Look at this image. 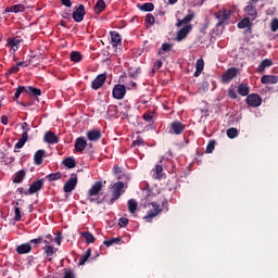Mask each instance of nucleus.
I'll list each match as a JSON object with an SVG mask.
<instances>
[{
  "instance_id": "nucleus-1",
  "label": "nucleus",
  "mask_w": 278,
  "mask_h": 278,
  "mask_svg": "<svg viewBox=\"0 0 278 278\" xmlns=\"http://www.w3.org/2000/svg\"><path fill=\"white\" fill-rule=\"evenodd\" d=\"M214 16L218 21V23L215 26L217 31L223 33V29H225V22L231 18V11H227L223 9V10H219L218 12H215Z\"/></svg>"
},
{
  "instance_id": "nucleus-2",
  "label": "nucleus",
  "mask_w": 278,
  "mask_h": 278,
  "mask_svg": "<svg viewBox=\"0 0 278 278\" xmlns=\"http://www.w3.org/2000/svg\"><path fill=\"white\" fill-rule=\"evenodd\" d=\"M122 194H125V182H115L113 185L112 199L109 201V205H114V203L121 199Z\"/></svg>"
},
{
  "instance_id": "nucleus-3",
  "label": "nucleus",
  "mask_w": 278,
  "mask_h": 278,
  "mask_svg": "<svg viewBox=\"0 0 278 278\" xmlns=\"http://www.w3.org/2000/svg\"><path fill=\"white\" fill-rule=\"evenodd\" d=\"M42 188H45V179L34 180L31 182V185L29 186V189L27 190V192H24V194H25V197H27L29 194H36V192H40V190H42Z\"/></svg>"
},
{
  "instance_id": "nucleus-4",
  "label": "nucleus",
  "mask_w": 278,
  "mask_h": 278,
  "mask_svg": "<svg viewBox=\"0 0 278 278\" xmlns=\"http://www.w3.org/2000/svg\"><path fill=\"white\" fill-rule=\"evenodd\" d=\"M150 205L152 206V210H150L143 217L147 223H151V218H155V216H160V214H162V208H160L157 202H151Z\"/></svg>"
},
{
  "instance_id": "nucleus-5",
  "label": "nucleus",
  "mask_w": 278,
  "mask_h": 278,
  "mask_svg": "<svg viewBox=\"0 0 278 278\" xmlns=\"http://www.w3.org/2000/svg\"><path fill=\"white\" fill-rule=\"evenodd\" d=\"M84 16H86V7H84V4L75 7L74 12L72 13V18H74L75 23H81Z\"/></svg>"
},
{
  "instance_id": "nucleus-6",
  "label": "nucleus",
  "mask_w": 278,
  "mask_h": 278,
  "mask_svg": "<svg viewBox=\"0 0 278 278\" xmlns=\"http://www.w3.org/2000/svg\"><path fill=\"white\" fill-rule=\"evenodd\" d=\"M236 77H238V68L230 67L222 75V81L223 84H229Z\"/></svg>"
},
{
  "instance_id": "nucleus-7",
  "label": "nucleus",
  "mask_w": 278,
  "mask_h": 278,
  "mask_svg": "<svg viewBox=\"0 0 278 278\" xmlns=\"http://www.w3.org/2000/svg\"><path fill=\"white\" fill-rule=\"evenodd\" d=\"M75 188H77V174H72L71 178L63 186V192H73Z\"/></svg>"
},
{
  "instance_id": "nucleus-8",
  "label": "nucleus",
  "mask_w": 278,
  "mask_h": 278,
  "mask_svg": "<svg viewBox=\"0 0 278 278\" xmlns=\"http://www.w3.org/2000/svg\"><path fill=\"white\" fill-rule=\"evenodd\" d=\"M112 94L113 99L121 101V99H124L125 94H127V87H125V85H115Z\"/></svg>"
},
{
  "instance_id": "nucleus-9",
  "label": "nucleus",
  "mask_w": 278,
  "mask_h": 278,
  "mask_svg": "<svg viewBox=\"0 0 278 278\" xmlns=\"http://www.w3.org/2000/svg\"><path fill=\"white\" fill-rule=\"evenodd\" d=\"M245 102L250 108H260L262 105V97L257 93H251L247 97Z\"/></svg>"
},
{
  "instance_id": "nucleus-10",
  "label": "nucleus",
  "mask_w": 278,
  "mask_h": 278,
  "mask_svg": "<svg viewBox=\"0 0 278 278\" xmlns=\"http://www.w3.org/2000/svg\"><path fill=\"white\" fill-rule=\"evenodd\" d=\"M190 31H192V24L186 25L185 27L180 28L176 34V40L178 42H181V40H186Z\"/></svg>"
},
{
  "instance_id": "nucleus-11",
  "label": "nucleus",
  "mask_w": 278,
  "mask_h": 278,
  "mask_svg": "<svg viewBox=\"0 0 278 278\" xmlns=\"http://www.w3.org/2000/svg\"><path fill=\"white\" fill-rule=\"evenodd\" d=\"M108 79V74H100L98 75L91 83V88L92 90H99L105 84Z\"/></svg>"
},
{
  "instance_id": "nucleus-12",
  "label": "nucleus",
  "mask_w": 278,
  "mask_h": 278,
  "mask_svg": "<svg viewBox=\"0 0 278 278\" xmlns=\"http://www.w3.org/2000/svg\"><path fill=\"white\" fill-rule=\"evenodd\" d=\"M185 130H186V124L179 121H174L170 124V131H173V134H175L176 136H181V134H184Z\"/></svg>"
},
{
  "instance_id": "nucleus-13",
  "label": "nucleus",
  "mask_w": 278,
  "mask_h": 278,
  "mask_svg": "<svg viewBox=\"0 0 278 278\" xmlns=\"http://www.w3.org/2000/svg\"><path fill=\"white\" fill-rule=\"evenodd\" d=\"M43 141L47 144H58L60 142V137L55 135V132L48 130L43 136Z\"/></svg>"
},
{
  "instance_id": "nucleus-14",
  "label": "nucleus",
  "mask_w": 278,
  "mask_h": 278,
  "mask_svg": "<svg viewBox=\"0 0 278 278\" xmlns=\"http://www.w3.org/2000/svg\"><path fill=\"white\" fill-rule=\"evenodd\" d=\"M111 43L114 49H118V47H123V38L121 37V34L118 31H111Z\"/></svg>"
},
{
  "instance_id": "nucleus-15",
  "label": "nucleus",
  "mask_w": 278,
  "mask_h": 278,
  "mask_svg": "<svg viewBox=\"0 0 278 278\" xmlns=\"http://www.w3.org/2000/svg\"><path fill=\"white\" fill-rule=\"evenodd\" d=\"M101 190H103V182L96 181L88 190V197H97L101 193Z\"/></svg>"
},
{
  "instance_id": "nucleus-16",
  "label": "nucleus",
  "mask_w": 278,
  "mask_h": 278,
  "mask_svg": "<svg viewBox=\"0 0 278 278\" xmlns=\"http://www.w3.org/2000/svg\"><path fill=\"white\" fill-rule=\"evenodd\" d=\"M101 129H91L87 131V138L90 142H99V139L102 138Z\"/></svg>"
},
{
  "instance_id": "nucleus-17",
  "label": "nucleus",
  "mask_w": 278,
  "mask_h": 278,
  "mask_svg": "<svg viewBox=\"0 0 278 278\" xmlns=\"http://www.w3.org/2000/svg\"><path fill=\"white\" fill-rule=\"evenodd\" d=\"M23 42V38L16 36L7 40V47H11L13 51H18V46Z\"/></svg>"
},
{
  "instance_id": "nucleus-18",
  "label": "nucleus",
  "mask_w": 278,
  "mask_h": 278,
  "mask_svg": "<svg viewBox=\"0 0 278 278\" xmlns=\"http://www.w3.org/2000/svg\"><path fill=\"white\" fill-rule=\"evenodd\" d=\"M87 147H88V141H86L84 137H78L75 140V149L77 153H81V151H85Z\"/></svg>"
},
{
  "instance_id": "nucleus-19",
  "label": "nucleus",
  "mask_w": 278,
  "mask_h": 278,
  "mask_svg": "<svg viewBox=\"0 0 278 278\" xmlns=\"http://www.w3.org/2000/svg\"><path fill=\"white\" fill-rule=\"evenodd\" d=\"M43 157H47V151L46 150H38L35 152L34 155V162L36 166H41Z\"/></svg>"
},
{
  "instance_id": "nucleus-20",
  "label": "nucleus",
  "mask_w": 278,
  "mask_h": 278,
  "mask_svg": "<svg viewBox=\"0 0 278 278\" xmlns=\"http://www.w3.org/2000/svg\"><path fill=\"white\" fill-rule=\"evenodd\" d=\"M244 12H247L248 16H249L252 21H255V18H257V9H255V5H253V3H249V4L244 8Z\"/></svg>"
},
{
  "instance_id": "nucleus-21",
  "label": "nucleus",
  "mask_w": 278,
  "mask_h": 278,
  "mask_svg": "<svg viewBox=\"0 0 278 278\" xmlns=\"http://www.w3.org/2000/svg\"><path fill=\"white\" fill-rule=\"evenodd\" d=\"M43 253L46 254V257H48V261L51 262L53 255H55V253H58V248L50 245H45L42 248Z\"/></svg>"
},
{
  "instance_id": "nucleus-22",
  "label": "nucleus",
  "mask_w": 278,
  "mask_h": 278,
  "mask_svg": "<svg viewBox=\"0 0 278 278\" xmlns=\"http://www.w3.org/2000/svg\"><path fill=\"white\" fill-rule=\"evenodd\" d=\"M16 253H18V255H26L27 253H31V243H22L17 245Z\"/></svg>"
},
{
  "instance_id": "nucleus-23",
  "label": "nucleus",
  "mask_w": 278,
  "mask_h": 278,
  "mask_svg": "<svg viewBox=\"0 0 278 278\" xmlns=\"http://www.w3.org/2000/svg\"><path fill=\"white\" fill-rule=\"evenodd\" d=\"M29 138V135L27 132H23L21 139H18V141L16 142V144L14 146V153H18V151L16 149H23V147H25V142H27Z\"/></svg>"
},
{
  "instance_id": "nucleus-24",
  "label": "nucleus",
  "mask_w": 278,
  "mask_h": 278,
  "mask_svg": "<svg viewBox=\"0 0 278 278\" xmlns=\"http://www.w3.org/2000/svg\"><path fill=\"white\" fill-rule=\"evenodd\" d=\"M27 176V172L25 169H20L13 176V184H23V179Z\"/></svg>"
},
{
  "instance_id": "nucleus-25",
  "label": "nucleus",
  "mask_w": 278,
  "mask_h": 278,
  "mask_svg": "<svg viewBox=\"0 0 278 278\" xmlns=\"http://www.w3.org/2000/svg\"><path fill=\"white\" fill-rule=\"evenodd\" d=\"M194 18V13L191 12L187 14L182 20H177L176 27H181L182 25H189L188 23L192 22Z\"/></svg>"
},
{
  "instance_id": "nucleus-26",
  "label": "nucleus",
  "mask_w": 278,
  "mask_h": 278,
  "mask_svg": "<svg viewBox=\"0 0 278 278\" xmlns=\"http://www.w3.org/2000/svg\"><path fill=\"white\" fill-rule=\"evenodd\" d=\"M237 90L238 94H240L241 97H249L251 87H249V84H239Z\"/></svg>"
},
{
  "instance_id": "nucleus-27",
  "label": "nucleus",
  "mask_w": 278,
  "mask_h": 278,
  "mask_svg": "<svg viewBox=\"0 0 278 278\" xmlns=\"http://www.w3.org/2000/svg\"><path fill=\"white\" fill-rule=\"evenodd\" d=\"M261 83L262 84L275 85V84L278 83V76H275V75H264L261 78Z\"/></svg>"
},
{
  "instance_id": "nucleus-28",
  "label": "nucleus",
  "mask_w": 278,
  "mask_h": 278,
  "mask_svg": "<svg viewBox=\"0 0 278 278\" xmlns=\"http://www.w3.org/2000/svg\"><path fill=\"white\" fill-rule=\"evenodd\" d=\"M270 66H273V61L269 59H265L260 63L257 67V73H264V71H266V68H270Z\"/></svg>"
},
{
  "instance_id": "nucleus-29",
  "label": "nucleus",
  "mask_w": 278,
  "mask_h": 278,
  "mask_svg": "<svg viewBox=\"0 0 278 278\" xmlns=\"http://www.w3.org/2000/svg\"><path fill=\"white\" fill-rule=\"evenodd\" d=\"M152 173L153 179H162L164 167H162V165H155V167L152 169Z\"/></svg>"
},
{
  "instance_id": "nucleus-30",
  "label": "nucleus",
  "mask_w": 278,
  "mask_h": 278,
  "mask_svg": "<svg viewBox=\"0 0 278 278\" xmlns=\"http://www.w3.org/2000/svg\"><path fill=\"white\" fill-rule=\"evenodd\" d=\"M26 94H31V97H41L42 91L39 88L28 86L26 87Z\"/></svg>"
},
{
  "instance_id": "nucleus-31",
  "label": "nucleus",
  "mask_w": 278,
  "mask_h": 278,
  "mask_svg": "<svg viewBox=\"0 0 278 278\" xmlns=\"http://www.w3.org/2000/svg\"><path fill=\"white\" fill-rule=\"evenodd\" d=\"M138 8L141 12H153V10H155V4H153V2H146L143 4H138Z\"/></svg>"
},
{
  "instance_id": "nucleus-32",
  "label": "nucleus",
  "mask_w": 278,
  "mask_h": 278,
  "mask_svg": "<svg viewBox=\"0 0 278 278\" xmlns=\"http://www.w3.org/2000/svg\"><path fill=\"white\" fill-rule=\"evenodd\" d=\"M92 255V249H87V251L85 252V254H83L80 256V260L78 262V265L79 266H84L88 260H90V256Z\"/></svg>"
},
{
  "instance_id": "nucleus-33",
  "label": "nucleus",
  "mask_w": 278,
  "mask_h": 278,
  "mask_svg": "<svg viewBox=\"0 0 278 278\" xmlns=\"http://www.w3.org/2000/svg\"><path fill=\"white\" fill-rule=\"evenodd\" d=\"M63 165L66 166V168H75L77 166V162L75 161V157L70 156L63 160Z\"/></svg>"
},
{
  "instance_id": "nucleus-34",
  "label": "nucleus",
  "mask_w": 278,
  "mask_h": 278,
  "mask_svg": "<svg viewBox=\"0 0 278 278\" xmlns=\"http://www.w3.org/2000/svg\"><path fill=\"white\" fill-rule=\"evenodd\" d=\"M80 236L85 238V241L87 242V244H92V242H94L96 240L94 235H92V232L90 231H84L80 233Z\"/></svg>"
},
{
  "instance_id": "nucleus-35",
  "label": "nucleus",
  "mask_w": 278,
  "mask_h": 278,
  "mask_svg": "<svg viewBox=\"0 0 278 278\" xmlns=\"http://www.w3.org/2000/svg\"><path fill=\"white\" fill-rule=\"evenodd\" d=\"M93 10H94L96 14H101V12H103V10H105V1L98 0Z\"/></svg>"
},
{
  "instance_id": "nucleus-36",
  "label": "nucleus",
  "mask_w": 278,
  "mask_h": 278,
  "mask_svg": "<svg viewBox=\"0 0 278 278\" xmlns=\"http://www.w3.org/2000/svg\"><path fill=\"white\" fill-rule=\"evenodd\" d=\"M252 24L251 22V17H245L243 20H241L238 24L237 27L239 29H247V27H249Z\"/></svg>"
},
{
  "instance_id": "nucleus-37",
  "label": "nucleus",
  "mask_w": 278,
  "mask_h": 278,
  "mask_svg": "<svg viewBox=\"0 0 278 278\" xmlns=\"http://www.w3.org/2000/svg\"><path fill=\"white\" fill-rule=\"evenodd\" d=\"M8 12H13L14 14H18V12H25V5L24 4H14L13 7H10Z\"/></svg>"
},
{
  "instance_id": "nucleus-38",
  "label": "nucleus",
  "mask_w": 278,
  "mask_h": 278,
  "mask_svg": "<svg viewBox=\"0 0 278 278\" xmlns=\"http://www.w3.org/2000/svg\"><path fill=\"white\" fill-rule=\"evenodd\" d=\"M136 210H138V202L136 200H128V211L130 214H136Z\"/></svg>"
},
{
  "instance_id": "nucleus-39",
  "label": "nucleus",
  "mask_w": 278,
  "mask_h": 278,
  "mask_svg": "<svg viewBox=\"0 0 278 278\" xmlns=\"http://www.w3.org/2000/svg\"><path fill=\"white\" fill-rule=\"evenodd\" d=\"M26 91H27V87L18 86L13 97V101H18V99L21 98V94H23V92H26Z\"/></svg>"
},
{
  "instance_id": "nucleus-40",
  "label": "nucleus",
  "mask_w": 278,
  "mask_h": 278,
  "mask_svg": "<svg viewBox=\"0 0 278 278\" xmlns=\"http://www.w3.org/2000/svg\"><path fill=\"white\" fill-rule=\"evenodd\" d=\"M122 240H123V238L116 237V238H112V239L103 241V244L105 247H113V244H118Z\"/></svg>"
},
{
  "instance_id": "nucleus-41",
  "label": "nucleus",
  "mask_w": 278,
  "mask_h": 278,
  "mask_svg": "<svg viewBox=\"0 0 278 278\" xmlns=\"http://www.w3.org/2000/svg\"><path fill=\"white\" fill-rule=\"evenodd\" d=\"M46 179H48V181H58L59 179H62V173L56 172V173H52L46 176Z\"/></svg>"
},
{
  "instance_id": "nucleus-42",
  "label": "nucleus",
  "mask_w": 278,
  "mask_h": 278,
  "mask_svg": "<svg viewBox=\"0 0 278 278\" xmlns=\"http://www.w3.org/2000/svg\"><path fill=\"white\" fill-rule=\"evenodd\" d=\"M72 62H81V53L79 51H72L70 54Z\"/></svg>"
},
{
  "instance_id": "nucleus-43",
  "label": "nucleus",
  "mask_w": 278,
  "mask_h": 278,
  "mask_svg": "<svg viewBox=\"0 0 278 278\" xmlns=\"http://www.w3.org/2000/svg\"><path fill=\"white\" fill-rule=\"evenodd\" d=\"M227 136L228 138H230L231 140H233V138H238V130L237 128H229L227 130Z\"/></svg>"
},
{
  "instance_id": "nucleus-44",
  "label": "nucleus",
  "mask_w": 278,
  "mask_h": 278,
  "mask_svg": "<svg viewBox=\"0 0 278 278\" xmlns=\"http://www.w3.org/2000/svg\"><path fill=\"white\" fill-rule=\"evenodd\" d=\"M144 23H147L148 25H155V16H153V14L151 13L147 14Z\"/></svg>"
},
{
  "instance_id": "nucleus-45",
  "label": "nucleus",
  "mask_w": 278,
  "mask_h": 278,
  "mask_svg": "<svg viewBox=\"0 0 278 278\" xmlns=\"http://www.w3.org/2000/svg\"><path fill=\"white\" fill-rule=\"evenodd\" d=\"M153 116H154V113L151 112V111H148L143 114V119L147 122V123H151L153 121Z\"/></svg>"
},
{
  "instance_id": "nucleus-46",
  "label": "nucleus",
  "mask_w": 278,
  "mask_h": 278,
  "mask_svg": "<svg viewBox=\"0 0 278 278\" xmlns=\"http://www.w3.org/2000/svg\"><path fill=\"white\" fill-rule=\"evenodd\" d=\"M203 68H205V62L203 61V59H199L195 63V70L203 72Z\"/></svg>"
},
{
  "instance_id": "nucleus-47",
  "label": "nucleus",
  "mask_w": 278,
  "mask_h": 278,
  "mask_svg": "<svg viewBox=\"0 0 278 278\" xmlns=\"http://www.w3.org/2000/svg\"><path fill=\"white\" fill-rule=\"evenodd\" d=\"M215 147H216V141L211 140V141L207 143L206 153H213Z\"/></svg>"
},
{
  "instance_id": "nucleus-48",
  "label": "nucleus",
  "mask_w": 278,
  "mask_h": 278,
  "mask_svg": "<svg viewBox=\"0 0 278 278\" xmlns=\"http://www.w3.org/2000/svg\"><path fill=\"white\" fill-rule=\"evenodd\" d=\"M270 30L274 31V33L278 31V18L277 17L271 20Z\"/></svg>"
},
{
  "instance_id": "nucleus-49",
  "label": "nucleus",
  "mask_w": 278,
  "mask_h": 278,
  "mask_svg": "<svg viewBox=\"0 0 278 278\" xmlns=\"http://www.w3.org/2000/svg\"><path fill=\"white\" fill-rule=\"evenodd\" d=\"M144 139L142 137H137L136 140L132 141V147H143Z\"/></svg>"
},
{
  "instance_id": "nucleus-50",
  "label": "nucleus",
  "mask_w": 278,
  "mask_h": 278,
  "mask_svg": "<svg viewBox=\"0 0 278 278\" xmlns=\"http://www.w3.org/2000/svg\"><path fill=\"white\" fill-rule=\"evenodd\" d=\"M118 225H119V227L125 228V227H127V225H129V219L126 217H121L118 219Z\"/></svg>"
},
{
  "instance_id": "nucleus-51",
  "label": "nucleus",
  "mask_w": 278,
  "mask_h": 278,
  "mask_svg": "<svg viewBox=\"0 0 278 278\" xmlns=\"http://www.w3.org/2000/svg\"><path fill=\"white\" fill-rule=\"evenodd\" d=\"M42 242H45V237L39 236V237L36 238V239H31V240L29 241V244H42Z\"/></svg>"
},
{
  "instance_id": "nucleus-52",
  "label": "nucleus",
  "mask_w": 278,
  "mask_h": 278,
  "mask_svg": "<svg viewBox=\"0 0 278 278\" xmlns=\"http://www.w3.org/2000/svg\"><path fill=\"white\" fill-rule=\"evenodd\" d=\"M14 212H15L14 220L16 223H18L21 220V218H22L21 208L18 206H14Z\"/></svg>"
},
{
  "instance_id": "nucleus-53",
  "label": "nucleus",
  "mask_w": 278,
  "mask_h": 278,
  "mask_svg": "<svg viewBox=\"0 0 278 278\" xmlns=\"http://www.w3.org/2000/svg\"><path fill=\"white\" fill-rule=\"evenodd\" d=\"M18 71H21V68L18 67V65L16 63L11 68H9L8 73H9V75H14V74L18 73Z\"/></svg>"
},
{
  "instance_id": "nucleus-54",
  "label": "nucleus",
  "mask_w": 278,
  "mask_h": 278,
  "mask_svg": "<svg viewBox=\"0 0 278 278\" xmlns=\"http://www.w3.org/2000/svg\"><path fill=\"white\" fill-rule=\"evenodd\" d=\"M228 97H230V99H238V93L236 92V89L229 88L228 89Z\"/></svg>"
},
{
  "instance_id": "nucleus-55",
  "label": "nucleus",
  "mask_w": 278,
  "mask_h": 278,
  "mask_svg": "<svg viewBox=\"0 0 278 278\" xmlns=\"http://www.w3.org/2000/svg\"><path fill=\"white\" fill-rule=\"evenodd\" d=\"M16 64H17L18 68H20V66H23V67L30 66L31 65V59H29L27 61L17 62Z\"/></svg>"
},
{
  "instance_id": "nucleus-56",
  "label": "nucleus",
  "mask_w": 278,
  "mask_h": 278,
  "mask_svg": "<svg viewBox=\"0 0 278 278\" xmlns=\"http://www.w3.org/2000/svg\"><path fill=\"white\" fill-rule=\"evenodd\" d=\"M140 73H142V70L140 67H138L136 71L130 73V77L132 79H138V76L140 75Z\"/></svg>"
},
{
  "instance_id": "nucleus-57",
  "label": "nucleus",
  "mask_w": 278,
  "mask_h": 278,
  "mask_svg": "<svg viewBox=\"0 0 278 278\" xmlns=\"http://www.w3.org/2000/svg\"><path fill=\"white\" fill-rule=\"evenodd\" d=\"M51 242H53V236L47 235L46 237H43V243H45L46 245H50Z\"/></svg>"
},
{
  "instance_id": "nucleus-58",
  "label": "nucleus",
  "mask_w": 278,
  "mask_h": 278,
  "mask_svg": "<svg viewBox=\"0 0 278 278\" xmlns=\"http://www.w3.org/2000/svg\"><path fill=\"white\" fill-rule=\"evenodd\" d=\"M62 232H58L56 237L54 238V242L58 244V247L62 245Z\"/></svg>"
},
{
  "instance_id": "nucleus-59",
  "label": "nucleus",
  "mask_w": 278,
  "mask_h": 278,
  "mask_svg": "<svg viewBox=\"0 0 278 278\" xmlns=\"http://www.w3.org/2000/svg\"><path fill=\"white\" fill-rule=\"evenodd\" d=\"M22 129H23L24 134L31 131V127H29V124L27 122L22 123Z\"/></svg>"
},
{
  "instance_id": "nucleus-60",
  "label": "nucleus",
  "mask_w": 278,
  "mask_h": 278,
  "mask_svg": "<svg viewBox=\"0 0 278 278\" xmlns=\"http://www.w3.org/2000/svg\"><path fill=\"white\" fill-rule=\"evenodd\" d=\"M170 47H172L170 43H163L162 47H161V53L169 51Z\"/></svg>"
},
{
  "instance_id": "nucleus-61",
  "label": "nucleus",
  "mask_w": 278,
  "mask_h": 278,
  "mask_svg": "<svg viewBox=\"0 0 278 278\" xmlns=\"http://www.w3.org/2000/svg\"><path fill=\"white\" fill-rule=\"evenodd\" d=\"M61 3L65 8H71L73 5V1L72 0H61Z\"/></svg>"
},
{
  "instance_id": "nucleus-62",
  "label": "nucleus",
  "mask_w": 278,
  "mask_h": 278,
  "mask_svg": "<svg viewBox=\"0 0 278 278\" xmlns=\"http://www.w3.org/2000/svg\"><path fill=\"white\" fill-rule=\"evenodd\" d=\"M63 278H75V274L72 270L65 271Z\"/></svg>"
},
{
  "instance_id": "nucleus-63",
  "label": "nucleus",
  "mask_w": 278,
  "mask_h": 278,
  "mask_svg": "<svg viewBox=\"0 0 278 278\" xmlns=\"http://www.w3.org/2000/svg\"><path fill=\"white\" fill-rule=\"evenodd\" d=\"M161 66H162V61L156 60V61L154 62V68H155L156 71H160Z\"/></svg>"
},
{
  "instance_id": "nucleus-64",
  "label": "nucleus",
  "mask_w": 278,
  "mask_h": 278,
  "mask_svg": "<svg viewBox=\"0 0 278 278\" xmlns=\"http://www.w3.org/2000/svg\"><path fill=\"white\" fill-rule=\"evenodd\" d=\"M1 123H2V125H8V123H9L8 116L2 115V116H1Z\"/></svg>"
}]
</instances>
